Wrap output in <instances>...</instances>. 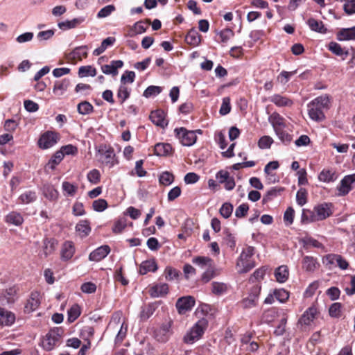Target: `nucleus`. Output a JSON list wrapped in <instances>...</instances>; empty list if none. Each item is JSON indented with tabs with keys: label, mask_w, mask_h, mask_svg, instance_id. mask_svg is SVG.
<instances>
[{
	"label": "nucleus",
	"mask_w": 355,
	"mask_h": 355,
	"mask_svg": "<svg viewBox=\"0 0 355 355\" xmlns=\"http://www.w3.org/2000/svg\"><path fill=\"white\" fill-rule=\"evenodd\" d=\"M330 105V98L327 95L320 96L308 103V114L310 119L316 122L322 121L325 119L324 110Z\"/></svg>",
	"instance_id": "nucleus-1"
},
{
	"label": "nucleus",
	"mask_w": 355,
	"mask_h": 355,
	"mask_svg": "<svg viewBox=\"0 0 355 355\" xmlns=\"http://www.w3.org/2000/svg\"><path fill=\"white\" fill-rule=\"evenodd\" d=\"M254 253V248L251 246L242 250L236 263V268L239 273H246L255 267V262L252 259Z\"/></svg>",
	"instance_id": "nucleus-2"
},
{
	"label": "nucleus",
	"mask_w": 355,
	"mask_h": 355,
	"mask_svg": "<svg viewBox=\"0 0 355 355\" xmlns=\"http://www.w3.org/2000/svg\"><path fill=\"white\" fill-rule=\"evenodd\" d=\"M208 320L202 318L198 320L194 325L186 333L183 340L187 344H193L198 340L207 328Z\"/></svg>",
	"instance_id": "nucleus-3"
},
{
	"label": "nucleus",
	"mask_w": 355,
	"mask_h": 355,
	"mask_svg": "<svg viewBox=\"0 0 355 355\" xmlns=\"http://www.w3.org/2000/svg\"><path fill=\"white\" fill-rule=\"evenodd\" d=\"M97 156L99 162L109 168L118 164L114 151L112 148L105 145H101L98 149Z\"/></svg>",
	"instance_id": "nucleus-4"
},
{
	"label": "nucleus",
	"mask_w": 355,
	"mask_h": 355,
	"mask_svg": "<svg viewBox=\"0 0 355 355\" xmlns=\"http://www.w3.org/2000/svg\"><path fill=\"white\" fill-rule=\"evenodd\" d=\"M176 138L184 146H193L197 140L196 132L189 130L185 128H179L174 130Z\"/></svg>",
	"instance_id": "nucleus-5"
},
{
	"label": "nucleus",
	"mask_w": 355,
	"mask_h": 355,
	"mask_svg": "<svg viewBox=\"0 0 355 355\" xmlns=\"http://www.w3.org/2000/svg\"><path fill=\"white\" fill-rule=\"evenodd\" d=\"M61 338L59 328L51 329L43 338L42 347L46 351H51L58 345Z\"/></svg>",
	"instance_id": "nucleus-6"
},
{
	"label": "nucleus",
	"mask_w": 355,
	"mask_h": 355,
	"mask_svg": "<svg viewBox=\"0 0 355 355\" xmlns=\"http://www.w3.org/2000/svg\"><path fill=\"white\" fill-rule=\"evenodd\" d=\"M355 182V173L347 175L340 180L337 187L338 196H345L347 195L352 189V184Z\"/></svg>",
	"instance_id": "nucleus-7"
},
{
	"label": "nucleus",
	"mask_w": 355,
	"mask_h": 355,
	"mask_svg": "<svg viewBox=\"0 0 355 355\" xmlns=\"http://www.w3.org/2000/svg\"><path fill=\"white\" fill-rule=\"evenodd\" d=\"M216 178L219 184H224V187L227 191H231L235 187L234 178L230 176V173L227 171L220 170L216 175Z\"/></svg>",
	"instance_id": "nucleus-8"
},
{
	"label": "nucleus",
	"mask_w": 355,
	"mask_h": 355,
	"mask_svg": "<svg viewBox=\"0 0 355 355\" xmlns=\"http://www.w3.org/2000/svg\"><path fill=\"white\" fill-rule=\"evenodd\" d=\"M58 140V134L53 132H46L40 138L38 145L43 149H47L53 146Z\"/></svg>",
	"instance_id": "nucleus-9"
},
{
	"label": "nucleus",
	"mask_w": 355,
	"mask_h": 355,
	"mask_svg": "<svg viewBox=\"0 0 355 355\" xmlns=\"http://www.w3.org/2000/svg\"><path fill=\"white\" fill-rule=\"evenodd\" d=\"M260 291L261 287L259 286H254L252 288L250 293H249V295L242 300V306L245 309H250L255 306L258 301Z\"/></svg>",
	"instance_id": "nucleus-10"
},
{
	"label": "nucleus",
	"mask_w": 355,
	"mask_h": 355,
	"mask_svg": "<svg viewBox=\"0 0 355 355\" xmlns=\"http://www.w3.org/2000/svg\"><path fill=\"white\" fill-rule=\"evenodd\" d=\"M171 334V321H169L164 323L155 331V337L157 341L160 343H166L169 340Z\"/></svg>",
	"instance_id": "nucleus-11"
},
{
	"label": "nucleus",
	"mask_w": 355,
	"mask_h": 355,
	"mask_svg": "<svg viewBox=\"0 0 355 355\" xmlns=\"http://www.w3.org/2000/svg\"><path fill=\"white\" fill-rule=\"evenodd\" d=\"M17 289L16 287H10L5 290L0 295V304L3 306L13 304L17 299Z\"/></svg>",
	"instance_id": "nucleus-12"
},
{
	"label": "nucleus",
	"mask_w": 355,
	"mask_h": 355,
	"mask_svg": "<svg viewBox=\"0 0 355 355\" xmlns=\"http://www.w3.org/2000/svg\"><path fill=\"white\" fill-rule=\"evenodd\" d=\"M195 304V300L191 296L182 297L176 302V307L180 313L191 310Z\"/></svg>",
	"instance_id": "nucleus-13"
},
{
	"label": "nucleus",
	"mask_w": 355,
	"mask_h": 355,
	"mask_svg": "<svg viewBox=\"0 0 355 355\" xmlns=\"http://www.w3.org/2000/svg\"><path fill=\"white\" fill-rule=\"evenodd\" d=\"M123 62L122 60H112L108 64L102 65L101 69L103 73L116 76L118 74L119 69L122 68Z\"/></svg>",
	"instance_id": "nucleus-14"
},
{
	"label": "nucleus",
	"mask_w": 355,
	"mask_h": 355,
	"mask_svg": "<svg viewBox=\"0 0 355 355\" xmlns=\"http://www.w3.org/2000/svg\"><path fill=\"white\" fill-rule=\"evenodd\" d=\"M15 319L14 313L0 306V326L10 327L15 323Z\"/></svg>",
	"instance_id": "nucleus-15"
},
{
	"label": "nucleus",
	"mask_w": 355,
	"mask_h": 355,
	"mask_svg": "<svg viewBox=\"0 0 355 355\" xmlns=\"http://www.w3.org/2000/svg\"><path fill=\"white\" fill-rule=\"evenodd\" d=\"M75 252L74 243L72 241H67L62 245L60 258L62 261H69L73 257Z\"/></svg>",
	"instance_id": "nucleus-16"
},
{
	"label": "nucleus",
	"mask_w": 355,
	"mask_h": 355,
	"mask_svg": "<svg viewBox=\"0 0 355 355\" xmlns=\"http://www.w3.org/2000/svg\"><path fill=\"white\" fill-rule=\"evenodd\" d=\"M110 252V248L108 245L100 246L89 254V260L96 262L100 261L105 258Z\"/></svg>",
	"instance_id": "nucleus-17"
},
{
	"label": "nucleus",
	"mask_w": 355,
	"mask_h": 355,
	"mask_svg": "<svg viewBox=\"0 0 355 355\" xmlns=\"http://www.w3.org/2000/svg\"><path fill=\"white\" fill-rule=\"evenodd\" d=\"M40 304V294L35 291L31 293L30 298L28 300L25 305V311L26 313H31L37 310Z\"/></svg>",
	"instance_id": "nucleus-18"
},
{
	"label": "nucleus",
	"mask_w": 355,
	"mask_h": 355,
	"mask_svg": "<svg viewBox=\"0 0 355 355\" xmlns=\"http://www.w3.org/2000/svg\"><path fill=\"white\" fill-rule=\"evenodd\" d=\"M317 314V309L314 306L309 308L301 316L299 324L302 326H309L313 321Z\"/></svg>",
	"instance_id": "nucleus-19"
},
{
	"label": "nucleus",
	"mask_w": 355,
	"mask_h": 355,
	"mask_svg": "<svg viewBox=\"0 0 355 355\" xmlns=\"http://www.w3.org/2000/svg\"><path fill=\"white\" fill-rule=\"evenodd\" d=\"M269 100L277 107H291L293 105L292 99L278 94L271 96Z\"/></svg>",
	"instance_id": "nucleus-20"
},
{
	"label": "nucleus",
	"mask_w": 355,
	"mask_h": 355,
	"mask_svg": "<svg viewBox=\"0 0 355 355\" xmlns=\"http://www.w3.org/2000/svg\"><path fill=\"white\" fill-rule=\"evenodd\" d=\"M302 268L306 272H313L320 266L317 259L311 256H305L302 259Z\"/></svg>",
	"instance_id": "nucleus-21"
},
{
	"label": "nucleus",
	"mask_w": 355,
	"mask_h": 355,
	"mask_svg": "<svg viewBox=\"0 0 355 355\" xmlns=\"http://www.w3.org/2000/svg\"><path fill=\"white\" fill-rule=\"evenodd\" d=\"M318 180L324 183L334 182L338 178V175L334 169L324 168L318 174Z\"/></svg>",
	"instance_id": "nucleus-22"
},
{
	"label": "nucleus",
	"mask_w": 355,
	"mask_h": 355,
	"mask_svg": "<svg viewBox=\"0 0 355 355\" xmlns=\"http://www.w3.org/2000/svg\"><path fill=\"white\" fill-rule=\"evenodd\" d=\"M149 292L153 297H163L168 293V286L166 283H159L152 286Z\"/></svg>",
	"instance_id": "nucleus-23"
},
{
	"label": "nucleus",
	"mask_w": 355,
	"mask_h": 355,
	"mask_svg": "<svg viewBox=\"0 0 355 355\" xmlns=\"http://www.w3.org/2000/svg\"><path fill=\"white\" fill-rule=\"evenodd\" d=\"M58 241L55 239H46L43 241V250L41 254L42 257H47L51 254L56 248Z\"/></svg>",
	"instance_id": "nucleus-24"
},
{
	"label": "nucleus",
	"mask_w": 355,
	"mask_h": 355,
	"mask_svg": "<svg viewBox=\"0 0 355 355\" xmlns=\"http://www.w3.org/2000/svg\"><path fill=\"white\" fill-rule=\"evenodd\" d=\"M186 42L193 46H198L201 42V36L196 28H191L185 37Z\"/></svg>",
	"instance_id": "nucleus-25"
},
{
	"label": "nucleus",
	"mask_w": 355,
	"mask_h": 355,
	"mask_svg": "<svg viewBox=\"0 0 355 355\" xmlns=\"http://www.w3.org/2000/svg\"><path fill=\"white\" fill-rule=\"evenodd\" d=\"M314 211L318 220H322L329 217L331 211L327 204H321L314 207Z\"/></svg>",
	"instance_id": "nucleus-26"
},
{
	"label": "nucleus",
	"mask_w": 355,
	"mask_h": 355,
	"mask_svg": "<svg viewBox=\"0 0 355 355\" xmlns=\"http://www.w3.org/2000/svg\"><path fill=\"white\" fill-rule=\"evenodd\" d=\"M337 39L339 41L355 40V26L340 30L337 33Z\"/></svg>",
	"instance_id": "nucleus-27"
},
{
	"label": "nucleus",
	"mask_w": 355,
	"mask_h": 355,
	"mask_svg": "<svg viewBox=\"0 0 355 355\" xmlns=\"http://www.w3.org/2000/svg\"><path fill=\"white\" fill-rule=\"evenodd\" d=\"M85 18L84 17H79L74 18L71 20H66L58 24V26L62 30H69L74 28L84 22Z\"/></svg>",
	"instance_id": "nucleus-28"
},
{
	"label": "nucleus",
	"mask_w": 355,
	"mask_h": 355,
	"mask_svg": "<svg viewBox=\"0 0 355 355\" xmlns=\"http://www.w3.org/2000/svg\"><path fill=\"white\" fill-rule=\"evenodd\" d=\"M150 121L156 125L164 128L167 125L164 119V113L162 110L153 111L150 114Z\"/></svg>",
	"instance_id": "nucleus-29"
},
{
	"label": "nucleus",
	"mask_w": 355,
	"mask_h": 355,
	"mask_svg": "<svg viewBox=\"0 0 355 355\" xmlns=\"http://www.w3.org/2000/svg\"><path fill=\"white\" fill-rule=\"evenodd\" d=\"M268 121L273 127L275 131L277 130V129L286 128L284 119L277 112H274L269 116Z\"/></svg>",
	"instance_id": "nucleus-30"
},
{
	"label": "nucleus",
	"mask_w": 355,
	"mask_h": 355,
	"mask_svg": "<svg viewBox=\"0 0 355 355\" xmlns=\"http://www.w3.org/2000/svg\"><path fill=\"white\" fill-rule=\"evenodd\" d=\"M150 21H139L136 22L131 28L129 35L133 36L135 35L142 34L145 33L148 28Z\"/></svg>",
	"instance_id": "nucleus-31"
},
{
	"label": "nucleus",
	"mask_w": 355,
	"mask_h": 355,
	"mask_svg": "<svg viewBox=\"0 0 355 355\" xmlns=\"http://www.w3.org/2000/svg\"><path fill=\"white\" fill-rule=\"evenodd\" d=\"M172 151V147L167 143H158L154 147V153L157 156H166Z\"/></svg>",
	"instance_id": "nucleus-32"
},
{
	"label": "nucleus",
	"mask_w": 355,
	"mask_h": 355,
	"mask_svg": "<svg viewBox=\"0 0 355 355\" xmlns=\"http://www.w3.org/2000/svg\"><path fill=\"white\" fill-rule=\"evenodd\" d=\"M157 270V265L153 259L143 261L139 267V272L141 275H145L148 272H155Z\"/></svg>",
	"instance_id": "nucleus-33"
},
{
	"label": "nucleus",
	"mask_w": 355,
	"mask_h": 355,
	"mask_svg": "<svg viewBox=\"0 0 355 355\" xmlns=\"http://www.w3.org/2000/svg\"><path fill=\"white\" fill-rule=\"evenodd\" d=\"M230 286L223 282H214L211 284V291L214 295H222L227 293Z\"/></svg>",
	"instance_id": "nucleus-34"
},
{
	"label": "nucleus",
	"mask_w": 355,
	"mask_h": 355,
	"mask_svg": "<svg viewBox=\"0 0 355 355\" xmlns=\"http://www.w3.org/2000/svg\"><path fill=\"white\" fill-rule=\"evenodd\" d=\"M76 230L81 237L87 236L91 232V227L88 220H80L76 226Z\"/></svg>",
	"instance_id": "nucleus-35"
},
{
	"label": "nucleus",
	"mask_w": 355,
	"mask_h": 355,
	"mask_svg": "<svg viewBox=\"0 0 355 355\" xmlns=\"http://www.w3.org/2000/svg\"><path fill=\"white\" fill-rule=\"evenodd\" d=\"M289 271L286 266L282 265L278 267L275 272V276L277 282L280 283L285 282L288 277Z\"/></svg>",
	"instance_id": "nucleus-36"
},
{
	"label": "nucleus",
	"mask_w": 355,
	"mask_h": 355,
	"mask_svg": "<svg viewBox=\"0 0 355 355\" xmlns=\"http://www.w3.org/2000/svg\"><path fill=\"white\" fill-rule=\"evenodd\" d=\"M42 192L45 198L52 201L57 200L59 196L58 191L51 184H44Z\"/></svg>",
	"instance_id": "nucleus-37"
},
{
	"label": "nucleus",
	"mask_w": 355,
	"mask_h": 355,
	"mask_svg": "<svg viewBox=\"0 0 355 355\" xmlns=\"http://www.w3.org/2000/svg\"><path fill=\"white\" fill-rule=\"evenodd\" d=\"M6 222L16 226L21 225L24 222V218L21 214L12 211L6 216Z\"/></svg>",
	"instance_id": "nucleus-38"
},
{
	"label": "nucleus",
	"mask_w": 355,
	"mask_h": 355,
	"mask_svg": "<svg viewBox=\"0 0 355 355\" xmlns=\"http://www.w3.org/2000/svg\"><path fill=\"white\" fill-rule=\"evenodd\" d=\"M218 273L217 272V269L215 267L214 263H213L210 266L205 268V271L202 273L201 276V279L203 282L207 283L212 278L216 277Z\"/></svg>",
	"instance_id": "nucleus-39"
},
{
	"label": "nucleus",
	"mask_w": 355,
	"mask_h": 355,
	"mask_svg": "<svg viewBox=\"0 0 355 355\" xmlns=\"http://www.w3.org/2000/svg\"><path fill=\"white\" fill-rule=\"evenodd\" d=\"M193 263L197 265L202 269H205L210 266L213 263V260L209 257H196L192 260Z\"/></svg>",
	"instance_id": "nucleus-40"
},
{
	"label": "nucleus",
	"mask_w": 355,
	"mask_h": 355,
	"mask_svg": "<svg viewBox=\"0 0 355 355\" xmlns=\"http://www.w3.org/2000/svg\"><path fill=\"white\" fill-rule=\"evenodd\" d=\"M307 24L311 28V30L318 32L320 33H324L327 31L326 28H324L322 21H318L313 18H310L307 21Z\"/></svg>",
	"instance_id": "nucleus-41"
},
{
	"label": "nucleus",
	"mask_w": 355,
	"mask_h": 355,
	"mask_svg": "<svg viewBox=\"0 0 355 355\" xmlns=\"http://www.w3.org/2000/svg\"><path fill=\"white\" fill-rule=\"evenodd\" d=\"M234 35V31L230 28H225L217 33L216 40L221 43H227Z\"/></svg>",
	"instance_id": "nucleus-42"
},
{
	"label": "nucleus",
	"mask_w": 355,
	"mask_h": 355,
	"mask_svg": "<svg viewBox=\"0 0 355 355\" xmlns=\"http://www.w3.org/2000/svg\"><path fill=\"white\" fill-rule=\"evenodd\" d=\"M301 221L302 223L306 224L318 221L315 216L314 209L312 211L310 209H304L302 213Z\"/></svg>",
	"instance_id": "nucleus-43"
},
{
	"label": "nucleus",
	"mask_w": 355,
	"mask_h": 355,
	"mask_svg": "<svg viewBox=\"0 0 355 355\" xmlns=\"http://www.w3.org/2000/svg\"><path fill=\"white\" fill-rule=\"evenodd\" d=\"M69 85V80L67 79L56 81L55 83L53 92L55 95H62L64 92L67 90Z\"/></svg>",
	"instance_id": "nucleus-44"
},
{
	"label": "nucleus",
	"mask_w": 355,
	"mask_h": 355,
	"mask_svg": "<svg viewBox=\"0 0 355 355\" xmlns=\"http://www.w3.org/2000/svg\"><path fill=\"white\" fill-rule=\"evenodd\" d=\"M115 42V39L112 37H108L101 42L99 47L96 48L94 51V55H99L103 53L108 46H112Z\"/></svg>",
	"instance_id": "nucleus-45"
},
{
	"label": "nucleus",
	"mask_w": 355,
	"mask_h": 355,
	"mask_svg": "<svg viewBox=\"0 0 355 355\" xmlns=\"http://www.w3.org/2000/svg\"><path fill=\"white\" fill-rule=\"evenodd\" d=\"M37 198V195L35 191H27L20 195L18 198L19 203L28 204L34 202Z\"/></svg>",
	"instance_id": "nucleus-46"
},
{
	"label": "nucleus",
	"mask_w": 355,
	"mask_h": 355,
	"mask_svg": "<svg viewBox=\"0 0 355 355\" xmlns=\"http://www.w3.org/2000/svg\"><path fill=\"white\" fill-rule=\"evenodd\" d=\"M329 51H331L333 53H334L336 55H338V56L344 55L345 57L343 58V60H345V58L348 55V51H345L341 47V46L336 42H330L329 44Z\"/></svg>",
	"instance_id": "nucleus-47"
},
{
	"label": "nucleus",
	"mask_w": 355,
	"mask_h": 355,
	"mask_svg": "<svg viewBox=\"0 0 355 355\" xmlns=\"http://www.w3.org/2000/svg\"><path fill=\"white\" fill-rule=\"evenodd\" d=\"M62 189L65 196H73L78 190L76 185L67 181L62 182Z\"/></svg>",
	"instance_id": "nucleus-48"
},
{
	"label": "nucleus",
	"mask_w": 355,
	"mask_h": 355,
	"mask_svg": "<svg viewBox=\"0 0 355 355\" xmlns=\"http://www.w3.org/2000/svg\"><path fill=\"white\" fill-rule=\"evenodd\" d=\"M78 75L80 77H94L96 75V69L92 66H83L78 69Z\"/></svg>",
	"instance_id": "nucleus-49"
},
{
	"label": "nucleus",
	"mask_w": 355,
	"mask_h": 355,
	"mask_svg": "<svg viewBox=\"0 0 355 355\" xmlns=\"http://www.w3.org/2000/svg\"><path fill=\"white\" fill-rule=\"evenodd\" d=\"M130 94V89L124 85H121L117 91V97L123 103L129 97Z\"/></svg>",
	"instance_id": "nucleus-50"
},
{
	"label": "nucleus",
	"mask_w": 355,
	"mask_h": 355,
	"mask_svg": "<svg viewBox=\"0 0 355 355\" xmlns=\"http://www.w3.org/2000/svg\"><path fill=\"white\" fill-rule=\"evenodd\" d=\"M88 48L87 46H81L76 48L71 53L72 58L74 59L82 60L87 56Z\"/></svg>",
	"instance_id": "nucleus-51"
},
{
	"label": "nucleus",
	"mask_w": 355,
	"mask_h": 355,
	"mask_svg": "<svg viewBox=\"0 0 355 355\" xmlns=\"http://www.w3.org/2000/svg\"><path fill=\"white\" fill-rule=\"evenodd\" d=\"M78 112L83 115L89 114L93 112V106L87 101H83L78 105Z\"/></svg>",
	"instance_id": "nucleus-52"
},
{
	"label": "nucleus",
	"mask_w": 355,
	"mask_h": 355,
	"mask_svg": "<svg viewBox=\"0 0 355 355\" xmlns=\"http://www.w3.org/2000/svg\"><path fill=\"white\" fill-rule=\"evenodd\" d=\"M284 128L277 129L275 134L279 140L284 144H288L292 141V136L286 132Z\"/></svg>",
	"instance_id": "nucleus-53"
},
{
	"label": "nucleus",
	"mask_w": 355,
	"mask_h": 355,
	"mask_svg": "<svg viewBox=\"0 0 355 355\" xmlns=\"http://www.w3.org/2000/svg\"><path fill=\"white\" fill-rule=\"evenodd\" d=\"M162 91V88L159 86L151 85L148 87L144 92L143 96L146 98H150L160 94Z\"/></svg>",
	"instance_id": "nucleus-54"
},
{
	"label": "nucleus",
	"mask_w": 355,
	"mask_h": 355,
	"mask_svg": "<svg viewBox=\"0 0 355 355\" xmlns=\"http://www.w3.org/2000/svg\"><path fill=\"white\" fill-rule=\"evenodd\" d=\"M80 308L78 304H73L68 311V320L71 322L75 321L80 315Z\"/></svg>",
	"instance_id": "nucleus-55"
},
{
	"label": "nucleus",
	"mask_w": 355,
	"mask_h": 355,
	"mask_svg": "<svg viewBox=\"0 0 355 355\" xmlns=\"http://www.w3.org/2000/svg\"><path fill=\"white\" fill-rule=\"evenodd\" d=\"M159 181L160 184L165 186H168L174 181V176L172 173L168 171H165L160 175Z\"/></svg>",
	"instance_id": "nucleus-56"
},
{
	"label": "nucleus",
	"mask_w": 355,
	"mask_h": 355,
	"mask_svg": "<svg viewBox=\"0 0 355 355\" xmlns=\"http://www.w3.org/2000/svg\"><path fill=\"white\" fill-rule=\"evenodd\" d=\"M266 272V268L264 267L259 268L257 269L254 273L250 277V282L254 283L255 282H259L263 279Z\"/></svg>",
	"instance_id": "nucleus-57"
},
{
	"label": "nucleus",
	"mask_w": 355,
	"mask_h": 355,
	"mask_svg": "<svg viewBox=\"0 0 355 355\" xmlns=\"http://www.w3.org/2000/svg\"><path fill=\"white\" fill-rule=\"evenodd\" d=\"M336 254H329L324 256L322 259V263L329 269H331L336 266Z\"/></svg>",
	"instance_id": "nucleus-58"
},
{
	"label": "nucleus",
	"mask_w": 355,
	"mask_h": 355,
	"mask_svg": "<svg viewBox=\"0 0 355 355\" xmlns=\"http://www.w3.org/2000/svg\"><path fill=\"white\" fill-rule=\"evenodd\" d=\"M64 158L62 152L60 150L57 151L53 156L51 157L49 162V166L51 169H53L56 165H58Z\"/></svg>",
	"instance_id": "nucleus-59"
},
{
	"label": "nucleus",
	"mask_w": 355,
	"mask_h": 355,
	"mask_svg": "<svg viewBox=\"0 0 355 355\" xmlns=\"http://www.w3.org/2000/svg\"><path fill=\"white\" fill-rule=\"evenodd\" d=\"M341 304L338 302L334 303L329 309V313L332 318H340L341 316Z\"/></svg>",
	"instance_id": "nucleus-60"
},
{
	"label": "nucleus",
	"mask_w": 355,
	"mask_h": 355,
	"mask_svg": "<svg viewBox=\"0 0 355 355\" xmlns=\"http://www.w3.org/2000/svg\"><path fill=\"white\" fill-rule=\"evenodd\" d=\"M233 205L229 202L223 204L220 209V215L225 218H228L232 214Z\"/></svg>",
	"instance_id": "nucleus-61"
},
{
	"label": "nucleus",
	"mask_w": 355,
	"mask_h": 355,
	"mask_svg": "<svg viewBox=\"0 0 355 355\" xmlns=\"http://www.w3.org/2000/svg\"><path fill=\"white\" fill-rule=\"evenodd\" d=\"M231 111L230 98L225 97L223 98L222 104L219 110L220 115L224 116L230 113Z\"/></svg>",
	"instance_id": "nucleus-62"
},
{
	"label": "nucleus",
	"mask_w": 355,
	"mask_h": 355,
	"mask_svg": "<svg viewBox=\"0 0 355 355\" xmlns=\"http://www.w3.org/2000/svg\"><path fill=\"white\" fill-rule=\"evenodd\" d=\"M87 178L89 182L96 184L100 182L101 174L98 170L93 169L87 173Z\"/></svg>",
	"instance_id": "nucleus-63"
},
{
	"label": "nucleus",
	"mask_w": 355,
	"mask_h": 355,
	"mask_svg": "<svg viewBox=\"0 0 355 355\" xmlns=\"http://www.w3.org/2000/svg\"><path fill=\"white\" fill-rule=\"evenodd\" d=\"M275 298L280 302H285L289 297V293L284 289H277L274 291Z\"/></svg>",
	"instance_id": "nucleus-64"
}]
</instances>
